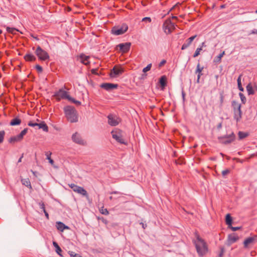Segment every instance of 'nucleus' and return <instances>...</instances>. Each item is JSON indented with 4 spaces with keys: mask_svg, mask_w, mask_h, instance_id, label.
<instances>
[{
    "mask_svg": "<svg viewBox=\"0 0 257 257\" xmlns=\"http://www.w3.org/2000/svg\"><path fill=\"white\" fill-rule=\"evenodd\" d=\"M63 110L65 117L68 121L71 123L78 121V114L74 106L67 105L64 107Z\"/></svg>",
    "mask_w": 257,
    "mask_h": 257,
    "instance_id": "obj_1",
    "label": "nucleus"
},
{
    "mask_svg": "<svg viewBox=\"0 0 257 257\" xmlns=\"http://www.w3.org/2000/svg\"><path fill=\"white\" fill-rule=\"evenodd\" d=\"M197 242H195L197 252L200 256H203L208 252V247L205 241L199 235H196Z\"/></svg>",
    "mask_w": 257,
    "mask_h": 257,
    "instance_id": "obj_2",
    "label": "nucleus"
},
{
    "mask_svg": "<svg viewBox=\"0 0 257 257\" xmlns=\"http://www.w3.org/2000/svg\"><path fill=\"white\" fill-rule=\"evenodd\" d=\"M111 134L112 138L117 142L121 144L127 145V142L124 139L123 132L121 130L115 128L111 132Z\"/></svg>",
    "mask_w": 257,
    "mask_h": 257,
    "instance_id": "obj_3",
    "label": "nucleus"
},
{
    "mask_svg": "<svg viewBox=\"0 0 257 257\" xmlns=\"http://www.w3.org/2000/svg\"><path fill=\"white\" fill-rule=\"evenodd\" d=\"M218 140L221 144L228 145L234 141L235 140V135L233 132H232L230 135L218 137Z\"/></svg>",
    "mask_w": 257,
    "mask_h": 257,
    "instance_id": "obj_4",
    "label": "nucleus"
},
{
    "mask_svg": "<svg viewBox=\"0 0 257 257\" xmlns=\"http://www.w3.org/2000/svg\"><path fill=\"white\" fill-rule=\"evenodd\" d=\"M175 24L172 22L171 19H167L163 25V29L166 34H171L172 30L175 29Z\"/></svg>",
    "mask_w": 257,
    "mask_h": 257,
    "instance_id": "obj_5",
    "label": "nucleus"
},
{
    "mask_svg": "<svg viewBox=\"0 0 257 257\" xmlns=\"http://www.w3.org/2000/svg\"><path fill=\"white\" fill-rule=\"evenodd\" d=\"M35 54L40 60L45 61L49 59L48 53L46 51L42 49L39 45L37 47Z\"/></svg>",
    "mask_w": 257,
    "mask_h": 257,
    "instance_id": "obj_6",
    "label": "nucleus"
},
{
    "mask_svg": "<svg viewBox=\"0 0 257 257\" xmlns=\"http://www.w3.org/2000/svg\"><path fill=\"white\" fill-rule=\"evenodd\" d=\"M128 29L127 25L123 23L121 26H115L112 28L111 32L115 35H120L124 34Z\"/></svg>",
    "mask_w": 257,
    "mask_h": 257,
    "instance_id": "obj_7",
    "label": "nucleus"
},
{
    "mask_svg": "<svg viewBox=\"0 0 257 257\" xmlns=\"http://www.w3.org/2000/svg\"><path fill=\"white\" fill-rule=\"evenodd\" d=\"M53 96L56 97L58 101H60L61 99H70V96L68 94V92L60 89L58 91L55 92Z\"/></svg>",
    "mask_w": 257,
    "mask_h": 257,
    "instance_id": "obj_8",
    "label": "nucleus"
},
{
    "mask_svg": "<svg viewBox=\"0 0 257 257\" xmlns=\"http://www.w3.org/2000/svg\"><path fill=\"white\" fill-rule=\"evenodd\" d=\"M69 186L73 191L80 194L83 196L87 195V191L82 187L78 186L74 183L69 184Z\"/></svg>",
    "mask_w": 257,
    "mask_h": 257,
    "instance_id": "obj_9",
    "label": "nucleus"
},
{
    "mask_svg": "<svg viewBox=\"0 0 257 257\" xmlns=\"http://www.w3.org/2000/svg\"><path fill=\"white\" fill-rule=\"evenodd\" d=\"M72 140L73 142L78 145L82 146H85L86 145V142L82 139L81 135L77 132H76L72 135Z\"/></svg>",
    "mask_w": 257,
    "mask_h": 257,
    "instance_id": "obj_10",
    "label": "nucleus"
},
{
    "mask_svg": "<svg viewBox=\"0 0 257 257\" xmlns=\"http://www.w3.org/2000/svg\"><path fill=\"white\" fill-rule=\"evenodd\" d=\"M107 118L108 123L111 126H116L120 121V119L119 117L112 114H109L107 116Z\"/></svg>",
    "mask_w": 257,
    "mask_h": 257,
    "instance_id": "obj_11",
    "label": "nucleus"
},
{
    "mask_svg": "<svg viewBox=\"0 0 257 257\" xmlns=\"http://www.w3.org/2000/svg\"><path fill=\"white\" fill-rule=\"evenodd\" d=\"M124 72L123 69L121 67H117L115 66L111 70L110 73V76L114 78L121 75Z\"/></svg>",
    "mask_w": 257,
    "mask_h": 257,
    "instance_id": "obj_12",
    "label": "nucleus"
},
{
    "mask_svg": "<svg viewBox=\"0 0 257 257\" xmlns=\"http://www.w3.org/2000/svg\"><path fill=\"white\" fill-rule=\"evenodd\" d=\"M131 46V43L130 42H126L124 43H120L117 45V48H119V51L122 53H125L127 52L130 49Z\"/></svg>",
    "mask_w": 257,
    "mask_h": 257,
    "instance_id": "obj_13",
    "label": "nucleus"
},
{
    "mask_svg": "<svg viewBox=\"0 0 257 257\" xmlns=\"http://www.w3.org/2000/svg\"><path fill=\"white\" fill-rule=\"evenodd\" d=\"M118 85L117 84H113L110 83H103L100 85V87L104 89L107 91H110L114 89H116Z\"/></svg>",
    "mask_w": 257,
    "mask_h": 257,
    "instance_id": "obj_14",
    "label": "nucleus"
},
{
    "mask_svg": "<svg viewBox=\"0 0 257 257\" xmlns=\"http://www.w3.org/2000/svg\"><path fill=\"white\" fill-rule=\"evenodd\" d=\"M242 111L241 108H237V109H234L233 110V118L235 120H236V122H239L241 118H242Z\"/></svg>",
    "mask_w": 257,
    "mask_h": 257,
    "instance_id": "obj_15",
    "label": "nucleus"
},
{
    "mask_svg": "<svg viewBox=\"0 0 257 257\" xmlns=\"http://www.w3.org/2000/svg\"><path fill=\"white\" fill-rule=\"evenodd\" d=\"M239 239V237L234 233L231 234L228 236V245H230L232 243L236 242Z\"/></svg>",
    "mask_w": 257,
    "mask_h": 257,
    "instance_id": "obj_16",
    "label": "nucleus"
},
{
    "mask_svg": "<svg viewBox=\"0 0 257 257\" xmlns=\"http://www.w3.org/2000/svg\"><path fill=\"white\" fill-rule=\"evenodd\" d=\"M80 62L85 65H88L90 64L89 59V56H86L83 54H81L79 56Z\"/></svg>",
    "mask_w": 257,
    "mask_h": 257,
    "instance_id": "obj_17",
    "label": "nucleus"
},
{
    "mask_svg": "<svg viewBox=\"0 0 257 257\" xmlns=\"http://www.w3.org/2000/svg\"><path fill=\"white\" fill-rule=\"evenodd\" d=\"M56 226L57 229L60 231H63L64 229L69 228L68 226L65 225L63 222L60 221L57 222Z\"/></svg>",
    "mask_w": 257,
    "mask_h": 257,
    "instance_id": "obj_18",
    "label": "nucleus"
},
{
    "mask_svg": "<svg viewBox=\"0 0 257 257\" xmlns=\"http://www.w3.org/2000/svg\"><path fill=\"white\" fill-rule=\"evenodd\" d=\"M203 68H204L203 67H201L200 66V64H199V63H198V64L197 66L196 70L195 71V73H198V76H197V82L198 83L199 82V80H200V77L202 75V71L203 70Z\"/></svg>",
    "mask_w": 257,
    "mask_h": 257,
    "instance_id": "obj_19",
    "label": "nucleus"
},
{
    "mask_svg": "<svg viewBox=\"0 0 257 257\" xmlns=\"http://www.w3.org/2000/svg\"><path fill=\"white\" fill-rule=\"evenodd\" d=\"M159 83L162 89L167 85V77L165 75H163L159 79Z\"/></svg>",
    "mask_w": 257,
    "mask_h": 257,
    "instance_id": "obj_20",
    "label": "nucleus"
},
{
    "mask_svg": "<svg viewBox=\"0 0 257 257\" xmlns=\"http://www.w3.org/2000/svg\"><path fill=\"white\" fill-rule=\"evenodd\" d=\"M22 120L18 117H16L12 119L10 124L12 126L18 125L21 123Z\"/></svg>",
    "mask_w": 257,
    "mask_h": 257,
    "instance_id": "obj_21",
    "label": "nucleus"
},
{
    "mask_svg": "<svg viewBox=\"0 0 257 257\" xmlns=\"http://www.w3.org/2000/svg\"><path fill=\"white\" fill-rule=\"evenodd\" d=\"M24 59L27 61H34L36 60V57L31 53L26 54Z\"/></svg>",
    "mask_w": 257,
    "mask_h": 257,
    "instance_id": "obj_22",
    "label": "nucleus"
},
{
    "mask_svg": "<svg viewBox=\"0 0 257 257\" xmlns=\"http://www.w3.org/2000/svg\"><path fill=\"white\" fill-rule=\"evenodd\" d=\"M254 239L255 238L253 237H249L246 238L243 241L244 247L245 248L247 247L248 245L253 242Z\"/></svg>",
    "mask_w": 257,
    "mask_h": 257,
    "instance_id": "obj_23",
    "label": "nucleus"
},
{
    "mask_svg": "<svg viewBox=\"0 0 257 257\" xmlns=\"http://www.w3.org/2000/svg\"><path fill=\"white\" fill-rule=\"evenodd\" d=\"M22 140V139L18 135L17 136L11 137L8 141L10 143H15L16 142H21Z\"/></svg>",
    "mask_w": 257,
    "mask_h": 257,
    "instance_id": "obj_24",
    "label": "nucleus"
},
{
    "mask_svg": "<svg viewBox=\"0 0 257 257\" xmlns=\"http://www.w3.org/2000/svg\"><path fill=\"white\" fill-rule=\"evenodd\" d=\"M53 245L55 248V251L56 253L59 254L60 256H63V255L61 254V252H62V250L56 241L53 242Z\"/></svg>",
    "mask_w": 257,
    "mask_h": 257,
    "instance_id": "obj_25",
    "label": "nucleus"
},
{
    "mask_svg": "<svg viewBox=\"0 0 257 257\" xmlns=\"http://www.w3.org/2000/svg\"><path fill=\"white\" fill-rule=\"evenodd\" d=\"M38 126H39V128H42L45 132H48L49 131L48 126L44 121H42L41 123H38Z\"/></svg>",
    "mask_w": 257,
    "mask_h": 257,
    "instance_id": "obj_26",
    "label": "nucleus"
},
{
    "mask_svg": "<svg viewBox=\"0 0 257 257\" xmlns=\"http://www.w3.org/2000/svg\"><path fill=\"white\" fill-rule=\"evenodd\" d=\"M225 223L228 227L231 226L232 223V218L230 214H227L225 216Z\"/></svg>",
    "mask_w": 257,
    "mask_h": 257,
    "instance_id": "obj_27",
    "label": "nucleus"
},
{
    "mask_svg": "<svg viewBox=\"0 0 257 257\" xmlns=\"http://www.w3.org/2000/svg\"><path fill=\"white\" fill-rule=\"evenodd\" d=\"M21 182L23 185L28 187L30 189H32V186L30 180L28 178L22 179Z\"/></svg>",
    "mask_w": 257,
    "mask_h": 257,
    "instance_id": "obj_28",
    "label": "nucleus"
},
{
    "mask_svg": "<svg viewBox=\"0 0 257 257\" xmlns=\"http://www.w3.org/2000/svg\"><path fill=\"white\" fill-rule=\"evenodd\" d=\"M238 140H241L249 136V133L247 132H243L239 131L238 133Z\"/></svg>",
    "mask_w": 257,
    "mask_h": 257,
    "instance_id": "obj_29",
    "label": "nucleus"
},
{
    "mask_svg": "<svg viewBox=\"0 0 257 257\" xmlns=\"http://www.w3.org/2000/svg\"><path fill=\"white\" fill-rule=\"evenodd\" d=\"M241 77H242V75L241 74L239 75V76H238V78L237 79V86H238V89L240 91H244V88L242 86L241 82Z\"/></svg>",
    "mask_w": 257,
    "mask_h": 257,
    "instance_id": "obj_30",
    "label": "nucleus"
},
{
    "mask_svg": "<svg viewBox=\"0 0 257 257\" xmlns=\"http://www.w3.org/2000/svg\"><path fill=\"white\" fill-rule=\"evenodd\" d=\"M246 90L248 95L253 94L254 93V91L253 89L251 83H249L246 87Z\"/></svg>",
    "mask_w": 257,
    "mask_h": 257,
    "instance_id": "obj_31",
    "label": "nucleus"
},
{
    "mask_svg": "<svg viewBox=\"0 0 257 257\" xmlns=\"http://www.w3.org/2000/svg\"><path fill=\"white\" fill-rule=\"evenodd\" d=\"M224 54H225L224 51H223L221 53H220L219 55H218L217 57H216L214 58V62H216V63H220L221 62V58L223 56Z\"/></svg>",
    "mask_w": 257,
    "mask_h": 257,
    "instance_id": "obj_32",
    "label": "nucleus"
},
{
    "mask_svg": "<svg viewBox=\"0 0 257 257\" xmlns=\"http://www.w3.org/2000/svg\"><path fill=\"white\" fill-rule=\"evenodd\" d=\"M231 106L233 107V110L237 109L239 108H241V104H238L237 102H236L235 100H233L231 102Z\"/></svg>",
    "mask_w": 257,
    "mask_h": 257,
    "instance_id": "obj_33",
    "label": "nucleus"
},
{
    "mask_svg": "<svg viewBox=\"0 0 257 257\" xmlns=\"http://www.w3.org/2000/svg\"><path fill=\"white\" fill-rule=\"evenodd\" d=\"M191 42H190L189 40L187 39L186 40V42L182 45L181 50H185L191 44Z\"/></svg>",
    "mask_w": 257,
    "mask_h": 257,
    "instance_id": "obj_34",
    "label": "nucleus"
},
{
    "mask_svg": "<svg viewBox=\"0 0 257 257\" xmlns=\"http://www.w3.org/2000/svg\"><path fill=\"white\" fill-rule=\"evenodd\" d=\"M7 31L8 33H11V34H15V32L16 31H18L17 29L14 28H10L9 27H7Z\"/></svg>",
    "mask_w": 257,
    "mask_h": 257,
    "instance_id": "obj_35",
    "label": "nucleus"
},
{
    "mask_svg": "<svg viewBox=\"0 0 257 257\" xmlns=\"http://www.w3.org/2000/svg\"><path fill=\"white\" fill-rule=\"evenodd\" d=\"M28 130V128H25L19 134V136L22 140L23 139L24 136L27 133Z\"/></svg>",
    "mask_w": 257,
    "mask_h": 257,
    "instance_id": "obj_36",
    "label": "nucleus"
},
{
    "mask_svg": "<svg viewBox=\"0 0 257 257\" xmlns=\"http://www.w3.org/2000/svg\"><path fill=\"white\" fill-rule=\"evenodd\" d=\"M70 99H69L68 100L74 103L76 105H81V103L80 101L75 100L74 98H73L71 96L70 97Z\"/></svg>",
    "mask_w": 257,
    "mask_h": 257,
    "instance_id": "obj_37",
    "label": "nucleus"
},
{
    "mask_svg": "<svg viewBox=\"0 0 257 257\" xmlns=\"http://www.w3.org/2000/svg\"><path fill=\"white\" fill-rule=\"evenodd\" d=\"M239 96H240L242 103L243 104H245L246 103V99L244 94L241 92H240L239 93Z\"/></svg>",
    "mask_w": 257,
    "mask_h": 257,
    "instance_id": "obj_38",
    "label": "nucleus"
},
{
    "mask_svg": "<svg viewBox=\"0 0 257 257\" xmlns=\"http://www.w3.org/2000/svg\"><path fill=\"white\" fill-rule=\"evenodd\" d=\"M202 51L201 47L197 48L193 54V57H196L200 55V51Z\"/></svg>",
    "mask_w": 257,
    "mask_h": 257,
    "instance_id": "obj_39",
    "label": "nucleus"
},
{
    "mask_svg": "<svg viewBox=\"0 0 257 257\" xmlns=\"http://www.w3.org/2000/svg\"><path fill=\"white\" fill-rule=\"evenodd\" d=\"M5 135V132L4 131H0V144L3 142Z\"/></svg>",
    "mask_w": 257,
    "mask_h": 257,
    "instance_id": "obj_40",
    "label": "nucleus"
},
{
    "mask_svg": "<svg viewBox=\"0 0 257 257\" xmlns=\"http://www.w3.org/2000/svg\"><path fill=\"white\" fill-rule=\"evenodd\" d=\"M151 67H152V64L151 63L149 64L146 67H145L143 69V72L144 73H146V72L150 71L151 70Z\"/></svg>",
    "mask_w": 257,
    "mask_h": 257,
    "instance_id": "obj_41",
    "label": "nucleus"
},
{
    "mask_svg": "<svg viewBox=\"0 0 257 257\" xmlns=\"http://www.w3.org/2000/svg\"><path fill=\"white\" fill-rule=\"evenodd\" d=\"M51 153L49 154L48 152L46 153V155L47 156V159L49 160V162L50 164H53L54 163V161L51 158L50 155Z\"/></svg>",
    "mask_w": 257,
    "mask_h": 257,
    "instance_id": "obj_42",
    "label": "nucleus"
},
{
    "mask_svg": "<svg viewBox=\"0 0 257 257\" xmlns=\"http://www.w3.org/2000/svg\"><path fill=\"white\" fill-rule=\"evenodd\" d=\"M69 253L71 257H82L80 254L76 253L73 251H69Z\"/></svg>",
    "mask_w": 257,
    "mask_h": 257,
    "instance_id": "obj_43",
    "label": "nucleus"
},
{
    "mask_svg": "<svg viewBox=\"0 0 257 257\" xmlns=\"http://www.w3.org/2000/svg\"><path fill=\"white\" fill-rule=\"evenodd\" d=\"M220 104L221 105H222L224 101V95H223V92H222L220 93Z\"/></svg>",
    "mask_w": 257,
    "mask_h": 257,
    "instance_id": "obj_44",
    "label": "nucleus"
},
{
    "mask_svg": "<svg viewBox=\"0 0 257 257\" xmlns=\"http://www.w3.org/2000/svg\"><path fill=\"white\" fill-rule=\"evenodd\" d=\"M229 228H230L232 231H235L238 230H239L241 229V226H238V227H233L232 226V225H231V226L228 227Z\"/></svg>",
    "mask_w": 257,
    "mask_h": 257,
    "instance_id": "obj_45",
    "label": "nucleus"
},
{
    "mask_svg": "<svg viewBox=\"0 0 257 257\" xmlns=\"http://www.w3.org/2000/svg\"><path fill=\"white\" fill-rule=\"evenodd\" d=\"M35 68L39 73H42L43 71L42 67L39 65H36Z\"/></svg>",
    "mask_w": 257,
    "mask_h": 257,
    "instance_id": "obj_46",
    "label": "nucleus"
},
{
    "mask_svg": "<svg viewBox=\"0 0 257 257\" xmlns=\"http://www.w3.org/2000/svg\"><path fill=\"white\" fill-rule=\"evenodd\" d=\"M100 212L102 214L106 215H108L109 214V212L106 208H102L100 210Z\"/></svg>",
    "mask_w": 257,
    "mask_h": 257,
    "instance_id": "obj_47",
    "label": "nucleus"
},
{
    "mask_svg": "<svg viewBox=\"0 0 257 257\" xmlns=\"http://www.w3.org/2000/svg\"><path fill=\"white\" fill-rule=\"evenodd\" d=\"M28 125L30 126H32V127H34V126H38V123H37V122H33V121H30L28 122Z\"/></svg>",
    "mask_w": 257,
    "mask_h": 257,
    "instance_id": "obj_48",
    "label": "nucleus"
},
{
    "mask_svg": "<svg viewBox=\"0 0 257 257\" xmlns=\"http://www.w3.org/2000/svg\"><path fill=\"white\" fill-rule=\"evenodd\" d=\"M152 20L150 17H145L142 19V22H147L149 23H151Z\"/></svg>",
    "mask_w": 257,
    "mask_h": 257,
    "instance_id": "obj_49",
    "label": "nucleus"
},
{
    "mask_svg": "<svg viewBox=\"0 0 257 257\" xmlns=\"http://www.w3.org/2000/svg\"><path fill=\"white\" fill-rule=\"evenodd\" d=\"M230 172L229 170L226 169L222 171V176H224L228 174Z\"/></svg>",
    "mask_w": 257,
    "mask_h": 257,
    "instance_id": "obj_50",
    "label": "nucleus"
},
{
    "mask_svg": "<svg viewBox=\"0 0 257 257\" xmlns=\"http://www.w3.org/2000/svg\"><path fill=\"white\" fill-rule=\"evenodd\" d=\"M181 94H182L183 101L184 102L185 101V95H186V94H185V91H184L183 89H182V90Z\"/></svg>",
    "mask_w": 257,
    "mask_h": 257,
    "instance_id": "obj_51",
    "label": "nucleus"
},
{
    "mask_svg": "<svg viewBox=\"0 0 257 257\" xmlns=\"http://www.w3.org/2000/svg\"><path fill=\"white\" fill-rule=\"evenodd\" d=\"M98 69H92L91 70V72L92 74H95V75H98Z\"/></svg>",
    "mask_w": 257,
    "mask_h": 257,
    "instance_id": "obj_52",
    "label": "nucleus"
},
{
    "mask_svg": "<svg viewBox=\"0 0 257 257\" xmlns=\"http://www.w3.org/2000/svg\"><path fill=\"white\" fill-rule=\"evenodd\" d=\"M39 205L40 206L41 209H42L43 212H44V210H46L44 203L43 202H41L39 203Z\"/></svg>",
    "mask_w": 257,
    "mask_h": 257,
    "instance_id": "obj_53",
    "label": "nucleus"
},
{
    "mask_svg": "<svg viewBox=\"0 0 257 257\" xmlns=\"http://www.w3.org/2000/svg\"><path fill=\"white\" fill-rule=\"evenodd\" d=\"M166 63V61L165 60H163L159 64V67H162L165 63Z\"/></svg>",
    "mask_w": 257,
    "mask_h": 257,
    "instance_id": "obj_54",
    "label": "nucleus"
},
{
    "mask_svg": "<svg viewBox=\"0 0 257 257\" xmlns=\"http://www.w3.org/2000/svg\"><path fill=\"white\" fill-rule=\"evenodd\" d=\"M197 35H194L193 36H192L188 39H187L188 40H189L190 42L192 43V41L194 40V39L196 37Z\"/></svg>",
    "mask_w": 257,
    "mask_h": 257,
    "instance_id": "obj_55",
    "label": "nucleus"
},
{
    "mask_svg": "<svg viewBox=\"0 0 257 257\" xmlns=\"http://www.w3.org/2000/svg\"><path fill=\"white\" fill-rule=\"evenodd\" d=\"M100 219H101L102 222H103L104 224H107L108 221L106 219L104 218L103 217H101L100 218Z\"/></svg>",
    "mask_w": 257,
    "mask_h": 257,
    "instance_id": "obj_56",
    "label": "nucleus"
},
{
    "mask_svg": "<svg viewBox=\"0 0 257 257\" xmlns=\"http://www.w3.org/2000/svg\"><path fill=\"white\" fill-rule=\"evenodd\" d=\"M249 34H257V30L253 29L251 30L249 33Z\"/></svg>",
    "mask_w": 257,
    "mask_h": 257,
    "instance_id": "obj_57",
    "label": "nucleus"
},
{
    "mask_svg": "<svg viewBox=\"0 0 257 257\" xmlns=\"http://www.w3.org/2000/svg\"><path fill=\"white\" fill-rule=\"evenodd\" d=\"M222 122H220L217 125V128L219 130L222 128Z\"/></svg>",
    "mask_w": 257,
    "mask_h": 257,
    "instance_id": "obj_58",
    "label": "nucleus"
},
{
    "mask_svg": "<svg viewBox=\"0 0 257 257\" xmlns=\"http://www.w3.org/2000/svg\"><path fill=\"white\" fill-rule=\"evenodd\" d=\"M44 213H45V215L46 216V217L47 218V219H49V214L46 211V210H44Z\"/></svg>",
    "mask_w": 257,
    "mask_h": 257,
    "instance_id": "obj_59",
    "label": "nucleus"
},
{
    "mask_svg": "<svg viewBox=\"0 0 257 257\" xmlns=\"http://www.w3.org/2000/svg\"><path fill=\"white\" fill-rule=\"evenodd\" d=\"M111 194H121L122 193L118 191H112L110 192Z\"/></svg>",
    "mask_w": 257,
    "mask_h": 257,
    "instance_id": "obj_60",
    "label": "nucleus"
},
{
    "mask_svg": "<svg viewBox=\"0 0 257 257\" xmlns=\"http://www.w3.org/2000/svg\"><path fill=\"white\" fill-rule=\"evenodd\" d=\"M223 254V249L222 248L219 254L218 257H222Z\"/></svg>",
    "mask_w": 257,
    "mask_h": 257,
    "instance_id": "obj_61",
    "label": "nucleus"
},
{
    "mask_svg": "<svg viewBox=\"0 0 257 257\" xmlns=\"http://www.w3.org/2000/svg\"><path fill=\"white\" fill-rule=\"evenodd\" d=\"M175 163L176 164H180V165H181V164H183V161H177V160L175 161Z\"/></svg>",
    "mask_w": 257,
    "mask_h": 257,
    "instance_id": "obj_62",
    "label": "nucleus"
},
{
    "mask_svg": "<svg viewBox=\"0 0 257 257\" xmlns=\"http://www.w3.org/2000/svg\"><path fill=\"white\" fill-rule=\"evenodd\" d=\"M31 36L37 41L39 40V39L37 36H35L33 34H31Z\"/></svg>",
    "mask_w": 257,
    "mask_h": 257,
    "instance_id": "obj_63",
    "label": "nucleus"
},
{
    "mask_svg": "<svg viewBox=\"0 0 257 257\" xmlns=\"http://www.w3.org/2000/svg\"><path fill=\"white\" fill-rule=\"evenodd\" d=\"M24 154H23L21 157L18 160V163H20L22 162V158H23Z\"/></svg>",
    "mask_w": 257,
    "mask_h": 257,
    "instance_id": "obj_64",
    "label": "nucleus"
}]
</instances>
